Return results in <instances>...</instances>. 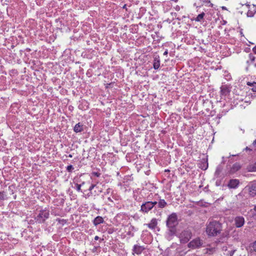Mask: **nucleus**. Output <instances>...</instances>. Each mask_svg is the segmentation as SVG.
Wrapping results in <instances>:
<instances>
[{
	"label": "nucleus",
	"mask_w": 256,
	"mask_h": 256,
	"mask_svg": "<svg viewBox=\"0 0 256 256\" xmlns=\"http://www.w3.org/2000/svg\"><path fill=\"white\" fill-rule=\"evenodd\" d=\"M222 230V225L218 221L212 220L208 224L206 232L208 236H214L220 234Z\"/></svg>",
	"instance_id": "obj_1"
},
{
	"label": "nucleus",
	"mask_w": 256,
	"mask_h": 256,
	"mask_svg": "<svg viewBox=\"0 0 256 256\" xmlns=\"http://www.w3.org/2000/svg\"><path fill=\"white\" fill-rule=\"evenodd\" d=\"M177 224V216L175 213H172L168 216L166 220V226L169 228L170 232L171 235H173L175 234V227Z\"/></svg>",
	"instance_id": "obj_2"
},
{
	"label": "nucleus",
	"mask_w": 256,
	"mask_h": 256,
	"mask_svg": "<svg viewBox=\"0 0 256 256\" xmlns=\"http://www.w3.org/2000/svg\"><path fill=\"white\" fill-rule=\"evenodd\" d=\"M178 236L180 243L186 244L192 238V233L190 230H185L178 234Z\"/></svg>",
	"instance_id": "obj_3"
},
{
	"label": "nucleus",
	"mask_w": 256,
	"mask_h": 256,
	"mask_svg": "<svg viewBox=\"0 0 256 256\" xmlns=\"http://www.w3.org/2000/svg\"><path fill=\"white\" fill-rule=\"evenodd\" d=\"M50 211L48 210H42L40 211L36 218V222L43 223L49 218Z\"/></svg>",
	"instance_id": "obj_4"
},
{
	"label": "nucleus",
	"mask_w": 256,
	"mask_h": 256,
	"mask_svg": "<svg viewBox=\"0 0 256 256\" xmlns=\"http://www.w3.org/2000/svg\"><path fill=\"white\" fill-rule=\"evenodd\" d=\"M158 204L156 202H146L141 206L140 210L144 213H148L150 210L155 205Z\"/></svg>",
	"instance_id": "obj_5"
},
{
	"label": "nucleus",
	"mask_w": 256,
	"mask_h": 256,
	"mask_svg": "<svg viewBox=\"0 0 256 256\" xmlns=\"http://www.w3.org/2000/svg\"><path fill=\"white\" fill-rule=\"evenodd\" d=\"M203 244L202 240L199 238L192 240L188 244V248L192 249H196L200 248Z\"/></svg>",
	"instance_id": "obj_6"
},
{
	"label": "nucleus",
	"mask_w": 256,
	"mask_h": 256,
	"mask_svg": "<svg viewBox=\"0 0 256 256\" xmlns=\"http://www.w3.org/2000/svg\"><path fill=\"white\" fill-rule=\"evenodd\" d=\"M222 250L223 251L224 254L226 256H232L236 250L232 246L224 244L222 246Z\"/></svg>",
	"instance_id": "obj_7"
},
{
	"label": "nucleus",
	"mask_w": 256,
	"mask_h": 256,
	"mask_svg": "<svg viewBox=\"0 0 256 256\" xmlns=\"http://www.w3.org/2000/svg\"><path fill=\"white\" fill-rule=\"evenodd\" d=\"M246 189L248 190L250 196L254 197L256 196V182H252L250 183L246 187Z\"/></svg>",
	"instance_id": "obj_8"
},
{
	"label": "nucleus",
	"mask_w": 256,
	"mask_h": 256,
	"mask_svg": "<svg viewBox=\"0 0 256 256\" xmlns=\"http://www.w3.org/2000/svg\"><path fill=\"white\" fill-rule=\"evenodd\" d=\"M234 224L236 228H241L244 224V219L243 216H238L235 218Z\"/></svg>",
	"instance_id": "obj_9"
},
{
	"label": "nucleus",
	"mask_w": 256,
	"mask_h": 256,
	"mask_svg": "<svg viewBox=\"0 0 256 256\" xmlns=\"http://www.w3.org/2000/svg\"><path fill=\"white\" fill-rule=\"evenodd\" d=\"M240 184V181L238 179L230 180L228 184V186L230 188H236L238 187Z\"/></svg>",
	"instance_id": "obj_10"
},
{
	"label": "nucleus",
	"mask_w": 256,
	"mask_h": 256,
	"mask_svg": "<svg viewBox=\"0 0 256 256\" xmlns=\"http://www.w3.org/2000/svg\"><path fill=\"white\" fill-rule=\"evenodd\" d=\"M144 250V246L136 244L134 246L132 251L134 253H135L136 254L138 255L141 254Z\"/></svg>",
	"instance_id": "obj_11"
},
{
	"label": "nucleus",
	"mask_w": 256,
	"mask_h": 256,
	"mask_svg": "<svg viewBox=\"0 0 256 256\" xmlns=\"http://www.w3.org/2000/svg\"><path fill=\"white\" fill-rule=\"evenodd\" d=\"M153 66L155 70H158L160 68V58L159 56H156L154 58Z\"/></svg>",
	"instance_id": "obj_12"
},
{
	"label": "nucleus",
	"mask_w": 256,
	"mask_h": 256,
	"mask_svg": "<svg viewBox=\"0 0 256 256\" xmlns=\"http://www.w3.org/2000/svg\"><path fill=\"white\" fill-rule=\"evenodd\" d=\"M241 168V166L238 163H235L232 166V167L230 168V174H234L235 172Z\"/></svg>",
	"instance_id": "obj_13"
},
{
	"label": "nucleus",
	"mask_w": 256,
	"mask_h": 256,
	"mask_svg": "<svg viewBox=\"0 0 256 256\" xmlns=\"http://www.w3.org/2000/svg\"><path fill=\"white\" fill-rule=\"evenodd\" d=\"M157 224H158V222H157L156 219L155 218H154L151 220L150 223L146 224V226L154 230L156 228Z\"/></svg>",
	"instance_id": "obj_14"
},
{
	"label": "nucleus",
	"mask_w": 256,
	"mask_h": 256,
	"mask_svg": "<svg viewBox=\"0 0 256 256\" xmlns=\"http://www.w3.org/2000/svg\"><path fill=\"white\" fill-rule=\"evenodd\" d=\"M104 222V219L102 216H98L94 220V224L96 226Z\"/></svg>",
	"instance_id": "obj_15"
},
{
	"label": "nucleus",
	"mask_w": 256,
	"mask_h": 256,
	"mask_svg": "<svg viewBox=\"0 0 256 256\" xmlns=\"http://www.w3.org/2000/svg\"><path fill=\"white\" fill-rule=\"evenodd\" d=\"M83 130V125L80 122L76 124L74 128V132L76 133L82 132Z\"/></svg>",
	"instance_id": "obj_16"
},
{
	"label": "nucleus",
	"mask_w": 256,
	"mask_h": 256,
	"mask_svg": "<svg viewBox=\"0 0 256 256\" xmlns=\"http://www.w3.org/2000/svg\"><path fill=\"white\" fill-rule=\"evenodd\" d=\"M246 170L250 172H256V162L248 166Z\"/></svg>",
	"instance_id": "obj_17"
},
{
	"label": "nucleus",
	"mask_w": 256,
	"mask_h": 256,
	"mask_svg": "<svg viewBox=\"0 0 256 256\" xmlns=\"http://www.w3.org/2000/svg\"><path fill=\"white\" fill-rule=\"evenodd\" d=\"M221 92L222 94L226 95L229 93L230 90L226 86H223L221 88Z\"/></svg>",
	"instance_id": "obj_18"
},
{
	"label": "nucleus",
	"mask_w": 256,
	"mask_h": 256,
	"mask_svg": "<svg viewBox=\"0 0 256 256\" xmlns=\"http://www.w3.org/2000/svg\"><path fill=\"white\" fill-rule=\"evenodd\" d=\"M166 204L167 203L164 200H160L158 202V206L160 208H164Z\"/></svg>",
	"instance_id": "obj_19"
},
{
	"label": "nucleus",
	"mask_w": 256,
	"mask_h": 256,
	"mask_svg": "<svg viewBox=\"0 0 256 256\" xmlns=\"http://www.w3.org/2000/svg\"><path fill=\"white\" fill-rule=\"evenodd\" d=\"M247 84L252 87L251 90L253 92H256V82H247Z\"/></svg>",
	"instance_id": "obj_20"
},
{
	"label": "nucleus",
	"mask_w": 256,
	"mask_h": 256,
	"mask_svg": "<svg viewBox=\"0 0 256 256\" xmlns=\"http://www.w3.org/2000/svg\"><path fill=\"white\" fill-rule=\"evenodd\" d=\"M205 14L204 12H202L199 14L197 17L195 18V20L197 22H200L202 19H203Z\"/></svg>",
	"instance_id": "obj_21"
},
{
	"label": "nucleus",
	"mask_w": 256,
	"mask_h": 256,
	"mask_svg": "<svg viewBox=\"0 0 256 256\" xmlns=\"http://www.w3.org/2000/svg\"><path fill=\"white\" fill-rule=\"evenodd\" d=\"M74 169V168L72 166V165H69L67 167H66V170L68 172H71L72 170Z\"/></svg>",
	"instance_id": "obj_22"
},
{
	"label": "nucleus",
	"mask_w": 256,
	"mask_h": 256,
	"mask_svg": "<svg viewBox=\"0 0 256 256\" xmlns=\"http://www.w3.org/2000/svg\"><path fill=\"white\" fill-rule=\"evenodd\" d=\"M248 56H249L250 60H251L252 62H254L255 57L252 54H250L248 55Z\"/></svg>",
	"instance_id": "obj_23"
},
{
	"label": "nucleus",
	"mask_w": 256,
	"mask_h": 256,
	"mask_svg": "<svg viewBox=\"0 0 256 256\" xmlns=\"http://www.w3.org/2000/svg\"><path fill=\"white\" fill-rule=\"evenodd\" d=\"M76 190L78 192H80L81 191V186H82V184H76Z\"/></svg>",
	"instance_id": "obj_24"
},
{
	"label": "nucleus",
	"mask_w": 256,
	"mask_h": 256,
	"mask_svg": "<svg viewBox=\"0 0 256 256\" xmlns=\"http://www.w3.org/2000/svg\"><path fill=\"white\" fill-rule=\"evenodd\" d=\"M96 186V184H92L91 185V186L90 187V188H89L88 190H89L90 191H92V190Z\"/></svg>",
	"instance_id": "obj_25"
},
{
	"label": "nucleus",
	"mask_w": 256,
	"mask_h": 256,
	"mask_svg": "<svg viewBox=\"0 0 256 256\" xmlns=\"http://www.w3.org/2000/svg\"><path fill=\"white\" fill-rule=\"evenodd\" d=\"M92 174L96 176L97 177H98L100 176V174L99 173L96 172H93Z\"/></svg>",
	"instance_id": "obj_26"
},
{
	"label": "nucleus",
	"mask_w": 256,
	"mask_h": 256,
	"mask_svg": "<svg viewBox=\"0 0 256 256\" xmlns=\"http://www.w3.org/2000/svg\"><path fill=\"white\" fill-rule=\"evenodd\" d=\"M253 248H254V251L256 252V240L255 241V242L254 243V244H253Z\"/></svg>",
	"instance_id": "obj_27"
},
{
	"label": "nucleus",
	"mask_w": 256,
	"mask_h": 256,
	"mask_svg": "<svg viewBox=\"0 0 256 256\" xmlns=\"http://www.w3.org/2000/svg\"><path fill=\"white\" fill-rule=\"evenodd\" d=\"M253 52L256 54V46L252 48Z\"/></svg>",
	"instance_id": "obj_28"
},
{
	"label": "nucleus",
	"mask_w": 256,
	"mask_h": 256,
	"mask_svg": "<svg viewBox=\"0 0 256 256\" xmlns=\"http://www.w3.org/2000/svg\"><path fill=\"white\" fill-rule=\"evenodd\" d=\"M168 50H166L164 53V55L166 56V55H167L168 54Z\"/></svg>",
	"instance_id": "obj_29"
},
{
	"label": "nucleus",
	"mask_w": 256,
	"mask_h": 256,
	"mask_svg": "<svg viewBox=\"0 0 256 256\" xmlns=\"http://www.w3.org/2000/svg\"><path fill=\"white\" fill-rule=\"evenodd\" d=\"M99 239V237L97 236H96L95 237H94V240H98Z\"/></svg>",
	"instance_id": "obj_30"
},
{
	"label": "nucleus",
	"mask_w": 256,
	"mask_h": 256,
	"mask_svg": "<svg viewBox=\"0 0 256 256\" xmlns=\"http://www.w3.org/2000/svg\"><path fill=\"white\" fill-rule=\"evenodd\" d=\"M252 144L255 146L256 144V140H255L252 143Z\"/></svg>",
	"instance_id": "obj_31"
},
{
	"label": "nucleus",
	"mask_w": 256,
	"mask_h": 256,
	"mask_svg": "<svg viewBox=\"0 0 256 256\" xmlns=\"http://www.w3.org/2000/svg\"><path fill=\"white\" fill-rule=\"evenodd\" d=\"M254 210L256 212V204L254 206Z\"/></svg>",
	"instance_id": "obj_32"
},
{
	"label": "nucleus",
	"mask_w": 256,
	"mask_h": 256,
	"mask_svg": "<svg viewBox=\"0 0 256 256\" xmlns=\"http://www.w3.org/2000/svg\"><path fill=\"white\" fill-rule=\"evenodd\" d=\"M246 150H251L250 148H249L248 147H246Z\"/></svg>",
	"instance_id": "obj_33"
},
{
	"label": "nucleus",
	"mask_w": 256,
	"mask_h": 256,
	"mask_svg": "<svg viewBox=\"0 0 256 256\" xmlns=\"http://www.w3.org/2000/svg\"><path fill=\"white\" fill-rule=\"evenodd\" d=\"M240 34L242 36H244V34L242 32H240Z\"/></svg>",
	"instance_id": "obj_34"
},
{
	"label": "nucleus",
	"mask_w": 256,
	"mask_h": 256,
	"mask_svg": "<svg viewBox=\"0 0 256 256\" xmlns=\"http://www.w3.org/2000/svg\"><path fill=\"white\" fill-rule=\"evenodd\" d=\"M108 200L112 202V199H111L110 198H108Z\"/></svg>",
	"instance_id": "obj_35"
},
{
	"label": "nucleus",
	"mask_w": 256,
	"mask_h": 256,
	"mask_svg": "<svg viewBox=\"0 0 256 256\" xmlns=\"http://www.w3.org/2000/svg\"><path fill=\"white\" fill-rule=\"evenodd\" d=\"M84 184V182H82V184H82V185H83V184Z\"/></svg>",
	"instance_id": "obj_36"
},
{
	"label": "nucleus",
	"mask_w": 256,
	"mask_h": 256,
	"mask_svg": "<svg viewBox=\"0 0 256 256\" xmlns=\"http://www.w3.org/2000/svg\"><path fill=\"white\" fill-rule=\"evenodd\" d=\"M238 196H241V195H240V194H239L238 195Z\"/></svg>",
	"instance_id": "obj_37"
},
{
	"label": "nucleus",
	"mask_w": 256,
	"mask_h": 256,
	"mask_svg": "<svg viewBox=\"0 0 256 256\" xmlns=\"http://www.w3.org/2000/svg\"><path fill=\"white\" fill-rule=\"evenodd\" d=\"M69 156H70V157H72V156L70 154V155Z\"/></svg>",
	"instance_id": "obj_38"
},
{
	"label": "nucleus",
	"mask_w": 256,
	"mask_h": 256,
	"mask_svg": "<svg viewBox=\"0 0 256 256\" xmlns=\"http://www.w3.org/2000/svg\"><path fill=\"white\" fill-rule=\"evenodd\" d=\"M254 66L256 67V63L255 64Z\"/></svg>",
	"instance_id": "obj_39"
}]
</instances>
